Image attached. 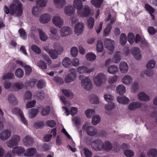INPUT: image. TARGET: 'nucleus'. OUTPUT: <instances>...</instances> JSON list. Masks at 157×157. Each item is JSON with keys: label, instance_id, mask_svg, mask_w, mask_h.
<instances>
[{"label": "nucleus", "instance_id": "obj_9", "mask_svg": "<svg viewBox=\"0 0 157 157\" xmlns=\"http://www.w3.org/2000/svg\"><path fill=\"white\" fill-rule=\"evenodd\" d=\"M82 129L86 131L87 134L90 136H93L97 133L96 128L92 126H89L87 123H85L82 126Z\"/></svg>", "mask_w": 157, "mask_h": 157}, {"label": "nucleus", "instance_id": "obj_19", "mask_svg": "<svg viewBox=\"0 0 157 157\" xmlns=\"http://www.w3.org/2000/svg\"><path fill=\"white\" fill-rule=\"evenodd\" d=\"M25 151V149L24 147L21 146H15L13 147L12 149V152L18 156L21 155L23 154L24 155Z\"/></svg>", "mask_w": 157, "mask_h": 157}, {"label": "nucleus", "instance_id": "obj_16", "mask_svg": "<svg viewBox=\"0 0 157 157\" xmlns=\"http://www.w3.org/2000/svg\"><path fill=\"white\" fill-rule=\"evenodd\" d=\"M11 131L10 130L5 129L0 133V139L2 141H5L8 139L11 136Z\"/></svg>", "mask_w": 157, "mask_h": 157}, {"label": "nucleus", "instance_id": "obj_14", "mask_svg": "<svg viewBox=\"0 0 157 157\" xmlns=\"http://www.w3.org/2000/svg\"><path fill=\"white\" fill-rule=\"evenodd\" d=\"M135 42L136 43H139L140 46L142 48L148 46V43L146 39L139 34H137L136 35Z\"/></svg>", "mask_w": 157, "mask_h": 157}, {"label": "nucleus", "instance_id": "obj_63", "mask_svg": "<svg viewBox=\"0 0 157 157\" xmlns=\"http://www.w3.org/2000/svg\"><path fill=\"white\" fill-rule=\"evenodd\" d=\"M117 79V75H115L109 78L108 79V82L109 84H112L116 82Z\"/></svg>", "mask_w": 157, "mask_h": 157}, {"label": "nucleus", "instance_id": "obj_45", "mask_svg": "<svg viewBox=\"0 0 157 157\" xmlns=\"http://www.w3.org/2000/svg\"><path fill=\"white\" fill-rule=\"evenodd\" d=\"M62 63L64 67L68 68L71 65V60L69 58L65 57L63 59Z\"/></svg>", "mask_w": 157, "mask_h": 157}, {"label": "nucleus", "instance_id": "obj_39", "mask_svg": "<svg viewBox=\"0 0 157 157\" xmlns=\"http://www.w3.org/2000/svg\"><path fill=\"white\" fill-rule=\"evenodd\" d=\"M48 0H36V5L40 7H44L46 6Z\"/></svg>", "mask_w": 157, "mask_h": 157}, {"label": "nucleus", "instance_id": "obj_64", "mask_svg": "<svg viewBox=\"0 0 157 157\" xmlns=\"http://www.w3.org/2000/svg\"><path fill=\"white\" fill-rule=\"evenodd\" d=\"M18 32L20 34V36L22 39L25 40L27 37V35L25 31L23 29H20L18 31Z\"/></svg>", "mask_w": 157, "mask_h": 157}, {"label": "nucleus", "instance_id": "obj_62", "mask_svg": "<svg viewBox=\"0 0 157 157\" xmlns=\"http://www.w3.org/2000/svg\"><path fill=\"white\" fill-rule=\"evenodd\" d=\"M155 62L153 60H149L147 63L146 67L147 69H151L155 67Z\"/></svg>", "mask_w": 157, "mask_h": 157}, {"label": "nucleus", "instance_id": "obj_35", "mask_svg": "<svg viewBox=\"0 0 157 157\" xmlns=\"http://www.w3.org/2000/svg\"><path fill=\"white\" fill-rule=\"evenodd\" d=\"M37 6H33L32 9V13L35 17H38L40 14L41 10Z\"/></svg>", "mask_w": 157, "mask_h": 157}, {"label": "nucleus", "instance_id": "obj_7", "mask_svg": "<svg viewBox=\"0 0 157 157\" xmlns=\"http://www.w3.org/2000/svg\"><path fill=\"white\" fill-rule=\"evenodd\" d=\"M104 42L105 47L108 53L109 54H112L114 50L115 41L110 39L105 38L104 39Z\"/></svg>", "mask_w": 157, "mask_h": 157}, {"label": "nucleus", "instance_id": "obj_26", "mask_svg": "<svg viewBox=\"0 0 157 157\" xmlns=\"http://www.w3.org/2000/svg\"><path fill=\"white\" fill-rule=\"evenodd\" d=\"M142 105V103L140 102H133L128 105V108L130 110H135L137 108H140Z\"/></svg>", "mask_w": 157, "mask_h": 157}, {"label": "nucleus", "instance_id": "obj_27", "mask_svg": "<svg viewBox=\"0 0 157 157\" xmlns=\"http://www.w3.org/2000/svg\"><path fill=\"white\" fill-rule=\"evenodd\" d=\"M107 72L110 74H115L118 71V67L115 65L109 66L107 69Z\"/></svg>", "mask_w": 157, "mask_h": 157}, {"label": "nucleus", "instance_id": "obj_53", "mask_svg": "<svg viewBox=\"0 0 157 157\" xmlns=\"http://www.w3.org/2000/svg\"><path fill=\"white\" fill-rule=\"evenodd\" d=\"M112 148V145L109 141H106L104 143V148L103 150L109 151L111 150Z\"/></svg>", "mask_w": 157, "mask_h": 157}, {"label": "nucleus", "instance_id": "obj_6", "mask_svg": "<svg viewBox=\"0 0 157 157\" xmlns=\"http://www.w3.org/2000/svg\"><path fill=\"white\" fill-rule=\"evenodd\" d=\"M90 145L92 148L95 151H100L104 148V143L98 139L93 140L91 143Z\"/></svg>", "mask_w": 157, "mask_h": 157}, {"label": "nucleus", "instance_id": "obj_43", "mask_svg": "<svg viewBox=\"0 0 157 157\" xmlns=\"http://www.w3.org/2000/svg\"><path fill=\"white\" fill-rule=\"evenodd\" d=\"M42 109L41 111V114L43 116H45L48 115L50 113V108L49 106H46L42 108Z\"/></svg>", "mask_w": 157, "mask_h": 157}, {"label": "nucleus", "instance_id": "obj_54", "mask_svg": "<svg viewBox=\"0 0 157 157\" xmlns=\"http://www.w3.org/2000/svg\"><path fill=\"white\" fill-rule=\"evenodd\" d=\"M16 76L19 78H22L24 74L23 71L21 68H17L15 71Z\"/></svg>", "mask_w": 157, "mask_h": 157}, {"label": "nucleus", "instance_id": "obj_31", "mask_svg": "<svg viewBox=\"0 0 157 157\" xmlns=\"http://www.w3.org/2000/svg\"><path fill=\"white\" fill-rule=\"evenodd\" d=\"M8 100L11 104L16 105L18 104V102L15 95L13 94H10L8 96Z\"/></svg>", "mask_w": 157, "mask_h": 157}, {"label": "nucleus", "instance_id": "obj_41", "mask_svg": "<svg viewBox=\"0 0 157 157\" xmlns=\"http://www.w3.org/2000/svg\"><path fill=\"white\" fill-rule=\"evenodd\" d=\"M96 58V56L94 53L90 52L87 53L86 55V58L87 60L93 61H94Z\"/></svg>", "mask_w": 157, "mask_h": 157}, {"label": "nucleus", "instance_id": "obj_20", "mask_svg": "<svg viewBox=\"0 0 157 157\" xmlns=\"http://www.w3.org/2000/svg\"><path fill=\"white\" fill-rule=\"evenodd\" d=\"M53 2L55 6L58 9L63 8L66 4V0H53Z\"/></svg>", "mask_w": 157, "mask_h": 157}, {"label": "nucleus", "instance_id": "obj_21", "mask_svg": "<svg viewBox=\"0 0 157 157\" xmlns=\"http://www.w3.org/2000/svg\"><path fill=\"white\" fill-rule=\"evenodd\" d=\"M22 142L25 146L28 147L31 146L33 143L34 140L31 136L27 135L24 137Z\"/></svg>", "mask_w": 157, "mask_h": 157}, {"label": "nucleus", "instance_id": "obj_60", "mask_svg": "<svg viewBox=\"0 0 157 157\" xmlns=\"http://www.w3.org/2000/svg\"><path fill=\"white\" fill-rule=\"evenodd\" d=\"M103 1V0H91V2L95 7H99L101 6Z\"/></svg>", "mask_w": 157, "mask_h": 157}, {"label": "nucleus", "instance_id": "obj_15", "mask_svg": "<svg viewBox=\"0 0 157 157\" xmlns=\"http://www.w3.org/2000/svg\"><path fill=\"white\" fill-rule=\"evenodd\" d=\"M49 31L51 34H49L51 39L55 40H58L60 36L58 34V31L57 29L54 27H51L49 28Z\"/></svg>", "mask_w": 157, "mask_h": 157}, {"label": "nucleus", "instance_id": "obj_61", "mask_svg": "<svg viewBox=\"0 0 157 157\" xmlns=\"http://www.w3.org/2000/svg\"><path fill=\"white\" fill-rule=\"evenodd\" d=\"M78 50L77 48L75 47H72L71 49V54L72 56L75 57L78 55Z\"/></svg>", "mask_w": 157, "mask_h": 157}, {"label": "nucleus", "instance_id": "obj_33", "mask_svg": "<svg viewBox=\"0 0 157 157\" xmlns=\"http://www.w3.org/2000/svg\"><path fill=\"white\" fill-rule=\"evenodd\" d=\"M39 112V110L37 109H31L29 111L28 113L29 117L30 118L35 117L37 115Z\"/></svg>", "mask_w": 157, "mask_h": 157}, {"label": "nucleus", "instance_id": "obj_25", "mask_svg": "<svg viewBox=\"0 0 157 157\" xmlns=\"http://www.w3.org/2000/svg\"><path fill=\"white\" fill-rule=\"evenodd\" d=\"M133 78L130 75H125L121 79L122 82L125 85H129L132 82Z\"/></svg>", "mask_w": 157, "mask_h": 157}, {"label": "nucleus", "instance_id": "obj_49", "mask_svg": "<svg viewBox=\"0 0 157 157\" xmlns=\"http://www.w3.org/2000/svg\"><path fill=\"white\" fill-rule=\"evenodd\" d=\"M94 19L92 17H90L87 21L86 25L89 28L92 29L94 25Z\"/></svg>", "mask_w": 157, "mask_h": 157}, {"label": "nucleus", "instance_id": "obj_59", "mask_svg": "<svg viewBox=\"0 0 157 157\" xmlns=\"http://www.w3.org/2000/svg\"><path fill=\"white\" fill-rule=\"evenodd\" d=\"M112 28L111 24H108L104 31L103 35L104 36H107L110 33Z\"/></svg>", "mask_w": 157, "mask_h": 157}, {"label": "nucleus", "instance_id": "obj_48", "mask_svg": "<svg viewBox=\"0 0 157 157\" xmlns=\"http://www.w3.org/2000/svg\"><path fill=\"white\" fill-rule=\"evenodd\" d=\"M127 41V36L124 33H122L120 38V42L122 45H124L126 43Z\"/></svg>", "mask_w": 157, "mask_h": 157}, {"label": "nucleus", "instance_id": "obj_47", "mask_svg": "<svg viewBox=\"0 0 157 157\" xmlns=\"http://www.w3.org/2000/svg\"><path fill=\"white\" fill-rule=\"evenodd\" d=\"M62 92L63 94L67 97L72 98L74 97L73 93L70 90L64 89L62 90Z\"/></svg>", "mask_w": 157, "mask_h": 157}, {"label": "nucleus", "instance_id": "obj_52", "mask_svg": "<svg viewBox=\"0 0 157 157\" xmlns=\"http://www.w3.org/2000/svg\"><path fill=\"white\" fill-rule=\"evenodd\" d=\"M12 112L13 114L18 115L19 116L23 113L22 111L18 107H14L13 108Z\"/></svg>", "mask_w": 157, "mask_h": 157}, {"label": "nucleus", "instance_id": "obj_32", "mask_svg": "<svg viewBox=\"0 0 157 157\" xmlns=\"http://www.w3.org/2000/svg\"><path fill=\"white\" fill-rule=\"evenodd\" d=\"M37 31L39 33L40 39L43 41H46L47 40L48 37L47 34L41 29H37Z\"/></svg>", "mask_w": 157, "mask_h": 157}, {"label": "nucleus", "instance_id": "obj_40", "mask_svg": "<svg viewBox=\"0 0 157 157\" xmlns=\"http://www.w3.org/2000/svg\"><path fill=\"white\" fill-rule=\"evenodd\" d=\"M101 117L98 115H95L93 116L92 119V123L94 125H96L101 121Z\"/></svg>", "mask_w": 157, "mask_h": 157}, {"label": "nucleus", "instance_id": "obj_50", "mask_svg": "<svg viewBox=\"0 0 157 157\" xmlns=\"http://www.w3.org/2000/svg\"><path fill=\"white\" fill-rule=\"evenodd\" d=\"M34 96L36 97V99H42L44 97L45 94L43 91H38L35 94Z\"/></svg>", "mask_w": 157, "mask_h": 157}, {"label": "nucleus", "instance_id": "obj_58", "mask_svg": "<svg viewBox=\"0 0 157 157\" xmlns=\"http://www.w3.org/2000/svg\"><path fill=\"white\" fill-rule=\"evenodd\" d=\"M139 89L138 83L136 82H133L131 86V91L132 92H135L137 91Z\"/></svg>", "mask_w": 157, "mask_h": 157}, {"label": "nucleus", "instance_id": "obj_18", "mask_svg": "<svg viewBox=\"0 0 157 157\" xmlns=\"http://www.w3.org/2000/svg\"><path fill=\"white\" fill-rule=\"evenodd\" d=\"M72 30L71 28L67 26H64L60 30V35L61 37H64L71 34Z\"/></svg>", "mask_w": 157, "mask_h": 157}, {"label": "nucleus", "instance_id": "obj_1", "mask_svg": "<svg viewBox=\"0 0 157 157\" xmlns=\"http://www.w3.org/2000/svg\"><path fill=\"white\" fill-rule=\"evenodd\" d=\"M5 12L6 14L9 13L17 17L21 15L23 11L22 5L19 0H13V2L8 7L5 6L4 7Z\"/></svg>", "mask_w": 157, "mask_h": 157}, {"label": "nucleus", "instance_id": "obj_34", "mask_svg": "<svg viewBox=\"0 0 157 157\" xmlns=\"http://www.w3.org/2000/svg\"><path fill=\"white\" fill-rule=\"evenodd\" d=\"M89 99L91 103L93 104H97L99 102L98 97L94 94H91L89 97Z\"/></svg>", "mask_w": 157, "mask_h": 157}, {"label": "nucleus", "instance_id": "obj_23", "mask_svg": "<svg viewBox=\"0 0 157 157\" xmlns=\"http://www.w3.org/2000/svg\"><path fill=\"white\" fill-rule=\"evenodd\" d=\"M65 14L68 16H71L75 12V9L72 5L66 6L64 9Z\"/></svg>", "mask_w": 157, "mask_h": 157}, {"label": "nucleus", "instance_id": "obj_37", "mask_svg": "<svg viewBox=\"0 0 157 157\" xmlns=\"http://www.w3.org/2000/svg\"><path fill=\"white\" fill-rule=\"evenodd\" d=\"M116 90L117 92L119 94H122L125 93L126 88L123 84L119 85L117 86Z\"/></svg>", "mask_w": 157, "mask_h": 157}, {"label": "nucleus", "instance_id": "obj_5", "mask_svg": "<svg viewBox=\"0 0 157 157\" xmlns=\"http://www.w3.org/2000/svg\"><path fill=\"white\" fill-rule=\"evenodd\" d=\"M20 136L17 134L13 135L11 138L6 142V146L10 148L17 146L20 142Z\"/></svg>", "mask_w": 157, "mask_h": 157}, {"label": "nucleus", "instance_id": "obj_46", "mask_svg": "<svg viewBox=\"0 0 157 157\" xmlns=\"http://www.w3.org/2000/svg\"><path fill=\"white\" fill-rule=\"evenodd\" d=\"M14 77V74L11 72H8L5 73L2 77V79L5 80L6 79H12Z\"/></svg>", "mask_w": 157, "mask_h": 157}, {"label": "nucleus", "instance_id": "obj_30", "mask_svg": "<svg viewBox=\"0 0 157 157\" xmlns=\"http://www.w3.org/2000/svg\"><path fill=\"white\" fill-rule=\"evenodd\" d=\"M36 150L34 148H30L25 150L24 155L25 156L32 157L36 153Z\"/></svg>", "mask_w": 157, "mask_h": 157}, {"label": "nucleus", "instance_id": "obj_17", "mask_svg": "<svg viewBox=\"0 0 157 157\" xmlns=\"http://www.w3.org/2000/svg\"><path fill=\"white\" fill-rule=\"evenodd\" d=\"M132 54L136 60H139L142 58V53L140 50L137 47H134L132 49Z\"/></svg>", "mask_w": 157, "mask_h": 157}, {"label": "nucleus", "instance_id": "obj_10", "mask_svg": "<svg viewBox=\"0 0 157 157\" xmlns=\"http://www.w3.org/2000/svg\"><path fill=\"white\" fill-rule=\"evenodd\" d=\"M69 71L71 72L67 74L64 78V81L66 83H71L74 81L76 77L75 68H71Z\"/></svg>", "mask_w": 157, "mask_h": 157}, {"label": "nucleus", "instance_id": "obj_36", "mask_svg": "<svg viewBox=\"0 0 157 157\" xmlns=\"http://www.w3.org/2000/svg\"><path fill=\"white\" fill-rule=\"evenodd\" d=\"M121 53L119 52H115L112 58L113 62L115 63H118L121 59Z\"/></svg>", "mask_w": 157, "mask_h": 157}, {"label": "nucleus", "instance_id": "obj_44", "mask_svg": "<svg viewBox=\"0 0 157 157\" xmlns=\"http://www.w3.org/2000/svg\"><path fill=\"white\" fill-rule=\"evenodd\" d=\"M147 155L150 157L157 156V150L155 148L149 149L147 151Z\"/></svg>", "mask_w": 157, "mask_h": 157}, {"label": "nucleus", "instance_id": "obj_11", "mask_svg": "<svg viewBox=\"0 0 157 157\" xmlns=\"http://www.w3.org/2000/svg\"><path fill=\"white\" fill-rule=\"evenodd\" d=\"M52 21L55 26L59 28L61 27L64 24L63 19L60 16L57 15L53 16Z\"/></svg>", "mask_w": 157, "mask_h": 157}, {"label": "nucleus", "instance_id": "obj_55", "mask_svg": "<svg viewBox=\"0 0 157 157\" xmlns=\"http://www.w3.org/2000/svg\"><path fill=\"white\" fill-rule=\"evenodd\" d=\"M136 38L134 35L132 33H129L128 35V40L129 43L132 44L134 41H135Z\"/></svg>", "mask_w": 157, "mask_h": 157}, {"label": "nucleus", "instance_id": "obj_24", "mask_svg": "<svg viewBox=\"0 0 157 157\" xmlns=\"http://www.w3.org/2000/svg\"><path fill=\"white\" fill-rule=\"evenodd\" d=\"M78 72L79 74L83 73H90L93 71V68H88L86 66H82L78 67L77 69Z\"/></svg>", "mask_w": 157, "mask_h": 157}, {"label": "nucleus", "instance_id": "obj_13", "mask_svg": "<svg viewBox=\"0 0 157 157\" xmlns=\"http://www.w3.org/2000/svg\"><path fill=\"white\" fill-rule=\"evenodd\" d=\"M85 27L84 24L82 22H79L75 24L74 27V32L77 35H79L83 32Z\"/></svg>", "mask_w": 157, "mask_h": 157}, {"label": "nucleus", "instance_id": "obj_28", "mask_svg": "<svg viewBox=\"0 0 157 157\" xmlns=\"http://www.w3.org/2000/svg\"><path fill=\"white\" fill-rule=\"evenodd\" d=\"M137 98L139 100L143 101H148L150 99L149 96L143 92L138 94Z\"/></svg>", "mask_w": 157, "mask_h": 157}, {"label": "nucleus", "instance_id": "obj_8", "mask_svg": "<svg viewBox=\"0 0 157 157\" xmlns=\"http://www.w3.org/2000/svg\"><path fill=\"white\" fill-rule=\"evenodd\" d=\"M106 79V76L102 73H98L94 78L93 82L97 86H100Z\"/></svg>", "mask_w": 157, "mask_h": 157}, {"label": "nucleus", "instance_id": "obj_57", "mask_svg": "<svg viewBox=\"0 0 157 157\" xmlns=\"http://www.w3.org/2000/svg\"><path fill=\"white\" fill-rule=\"evenodd\" d=\"M36 103V101L35 100L29 101L26 104V109H29L35 106Z\"/></svg>", "mask_w": 157, "mask_h": 157}, {"label": "nucleus", "instance_id": "obj_2", "mask_svg": "<svg viewBox=\"0 0 157 157\" xmlns=\"http://www.w3.org/2000/svg\"><path fill=\"white\" fill-rule=\"evenodd\" d=\"M52 47L54 49H50L48 46L44 47L43 49L49 54L52 58L54 59L57 58L59 54L62 53L63 48L59 42L54 43Z\"/></svg>", "mask_w": 157, "mask_h": 157}, {"label": "nucleus", "instance_id": "obj_3", "mask_svg": "<svg viewBox=\"0 0 157 157\" xmlns=\"http://www.w3.org/2000/svg\"><path fill=\"white\" fill-rule=\"evenodd\" d=\"M73 6L77 10L78 14L80 17H86L92 13V11L87 6H85L82 9L83 4L80 0H75Z\"/></svg>", "mask_w": 157, "mask_h": 157}, {"label": "nucleus", "instance_id": "obj_22", "mask_svg": "<svg viewBox=\"0 0 157 157\" xmlns=\"http://www.w3.org/2000/svg\"><path fill=\"white\" fill-rule=\"evenodd\" d=\"M120 72L122 73H126L128 70V66L125 61H122L120 62L119 66Z\"/></svg>", "mask_w": 157, "mask_h": 157}, {"label": "nucleus", "instance_id": "obj_29", "mask_svg": "<svg viewBox=\"0 0 157 157\" xmlns=\"http://www.w3.org/2000/svg\"><path fill=\"white\" fill-rule=\"evenodd\" d=\"M117 101L119 103L126 105L128 103L129 99L124 95H120L117 98Z\"/></svg>", "mask_w": 157, "mask_h": 157}, {"label": "nucleus", "instance_id": "obj_38", "mask_svg": "<svg viewBox=\"0 0 157 157\" xmlns=\"http://www.w3.org/2000/svg\"><path fill=\"white\" fill-rule=\"evenodd\" d=\"M24 84L21 82H18L13 83L12 87L16 90H21L23 89Z\"/></svg>", "mask_w": 157, "mask_h": 157}, {"label": "nucleus", "instance_id": "obj_12", "mask_svg": "<svg viewBox=\"0 0 157 157\" xmlns=\"http://www.w3.org/2000/svg\"><path fill=\"white\" fill-rule=\"evenodd\" d=\"M51 15L49 13L41 14L40 16L39 21L42 24H45L48 23L51 20Z\"/></svg>", "mask_w": 157, "mask_h": 157}, {"label": "nucleus", "instance_id": "obj_42", "mask_svg": "<svg viewBox=\"0 0 157 157\" xmlns=\"http://www.w3.org/2000/svg\"><path fill=\"white\" fill-rule=\"evenodd\" d=\"M145 8L146 10L150 13L152 17V19L153 20L154 19V16L152 14L154 13L155 10V9L147 4H145Z\"/></svg>", "mask_w": 157, "mask_h": 157}, {"label": "nucleus", "instance_id": "obj_4", "mask_svg": "<svg viewBox=\"0 0 157 157\" xmlns=\"http://www.w3.org/2000/svg\"><path fill=\"white\" fill-rule=\"evenodd\" d=\"M78 78L81 80L82 85L84 89L88 90H90L92 89V82L88 77L81 75Z\"/></svg>", "mask_w": 157, "mask_h": 157}, {"label": "nucleus", "instance_id": "obj_56", "mask_svg": "<svg viewBox=\"0 0 157 157\" xmlns=\"http://www.w3.org/2000/svg\"><path fill=\"white\" fill-rule=\"evenodd\" d=\"M95 111L93 109H88L85 112V114L86 117L88 118H90L92 115L95 113Z\"/></svg>", "mask_w": 157, "mask_h": 157}, {"label": "nucleus", "instance_id": "obj_51", "mask_svg": "<svg viewBox=\"0 0 157 157\" xmlns=\"http://www.w3.org/2000/svg\"><path fill=\"white\" fill-rule=\"evenodd\" d=\"M103 45L102 41L101 40H98L97 42L96 49L98 52H101L103 50Z\"/></svg>", "mask_w": 157, "mask_h": 157}]
</instances>
